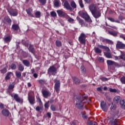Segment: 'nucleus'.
<instances>
[{
	"instance_id": "21",
	"label": "nucleus",
	"mask_w": 125,
	"mask_h": 125,
	"mask_svg": "<svg viewBox=\"0 0 125 125\" xmlns=\"http://www.w3.org/2000/svg\"><path fill=\"white\" fill-rule=\"evenodd\" d=\"M110 106H111L110 108V111H115V110H116V108H117L116 105L113 103H112V104H108V106L109 107Z\"/></svg>"
},
{
	"instance_id": "45",
	"label": "nucleus",
	"mask_w": 125,
	"mask_h": 125,
	"mask_svg": "<svg viewBox=\"0 0 125 125\" xmlns=\"http://www.w3.org/2000/svg\"><path fill=\"white\" fill-rule=\"evenodd\" d=\"M50 109L51 111H53V112H55V111H56V107H55L54 105H51L50 106Z\"/></svg>"
},
{
	"instance_id": "4",
	"label": "nucleus",
	"mask_w": 125,
	"mask_h": 125,
	"mask_svg": "<svg viewBox=\"0 0 125 125\" xmlns=\"http://www.w3.org/2000/svg\"><path fill=\"white\" fill-rule=\"evenodd\" d=\"M55 85H54V89L57 93H59L60 91V81L58 80L57 79L54 80Z\"/></svg>"
},
{
	"instance_id": "51",
	"label": "nucleus",
	"mask_w": 125,
	"mask_h": 125,
	"mask_svg": "<svg viewBox=\"0 0 125 125\" xmlns=\"http://www.w3.org/2000/svg\"><path fill=\"white\" fill-rule=\"evenodd\" d=\"M7 67H5L3 68V69H2L0 70V72L2 74H5L6 72H7Z\"/></svg>"
},
{
	"instance_id": "61",
	"label": "nucleus",
	"mask_w": 125,
	"mask_h": 125,
	"mask_svg": "<svg viewBox=\"0 0 125 125\" xmlns=\"http://www.w3.org/2000/svg\"><path fill=\"white\" fill-rule=\"evenodd\" d=\"M120 38H121V39H123L124 41H125V35L124 34H121L120 35Z\"/></svg>"
},
{
	"instance_id": "56",
	"label": "nucleus",
	"mask_w": 125,
	"mask_h": 125,
	"mask_svg": "<svg viewBox=\"0 0 125 125\" xmlns=\"http://www.w3.org/2000/svg\"><path fill=\"white\" fill-rule=\"evenodd\" d=\"M113 65H114V66L117 67V68H120V67H122V65L121 64H119V63L115 62Z\"/></svg>"
},
{
	"instance_id": "50",
	"label": "nucleus",
	"mask_w": 125,
	"mask_h": 125,
	"mask_svg": "<svg viewBox=\"0 0 125 125\" xmlns=\"http://www.w3.org/2000/svg\"><path fill=\"white\" fill-rule=\"evenodd\" d=\"M100 80H101L102 82H107V81H109V79L106 77H102L100 78Z\"/></svg>"
},
{
	"instance_id": "15",
	"label": "nucleus",
	"mask_w": 125,
	"mask_h": 125,
	"mask_svg": "<svg viewBox=\"0 0 125 125\" xmlns=\"http://www.w3.org/2000/svg\"><path fill=\"white\" fill-rule=\"evenodd\" d=\"M3 23H5V22H7L8 24L9 25H11V22H12V21L9 18L8 16L5 17L4 18V20L3 21Z\"/></svg>"
},
{
	"instance_id": "23",
	"label": "nucleus",
	"mask_w": 125,
	"mask_h": 125,
	"mask_svg": "<svg viewBox=\"0 0 125 125\" xmlns=\"http://www.w3.org/2000/svg\"><path fill=\"white\" fill-rule=\"evenodd\" d=\"M98 47H100V48H102L103 49H105L106 51H110V48L108 47L107 46H105L104 45L99 44L98 45Z\"/></svg>"
},
{
	"instance_id": "47",
	"label": "nucleus",
	"mask_w": 125,
	"mask_h": 125,
	"mask_svg": "<svg viewBox=\"0 0 125 125\" xmlns=\"http://www.w3.org/2000/svg\"><path fill=\"white\" fill-rule=\"evenodd\" d=\"M98 60L99 61V62H103L104 61V58L102 57H99L98 58Z\"/></svg>"
},
{
	"instance_id": "17",
	"label": "nucleus",
	"mask_w": 125,
	"mask_h": 125,
	"mask_svg": "<svg viewBox=\"0 0 125 125\" xmlns=\"http://www.w3.org/2000/svg\"><path fill=\"white\" fill-rule=\"evenodd\" d=\"M12 30H13L14 32H17V31H19V30H20L19 25L16 24H14L12 25Z\"/></svg>"
},
{
	"instance_id": "35",
	"label": "nucleus",
	"mask_w": 125,
	"mask_h": 125,
	"mask_svg": "<svg viewBox=\"0 0 125 125\" xmlns=\"http://www.w3.org/2000/svg\"><path fill=\"white\" fill-rule=\"evenodd\" d=\"M28 49L31 53H35V48H34V47H33V45H30Z\"/></svg>"
},
{
	"instance_id": "20",
	"label": "nucleus",
	"mask_w": 125,
	"mask_h": 125,
	"mask_svg": "<svg viewBox=\"0 0 125 125\" xmlns=\"http://www.w3.org/2000/svg\"><path fill=\"white\" fill-rule=\"evenodd\" d=\"M110 122L111 124V125H119V122L116 119H114V118H110Z\"/></svg>"
},
{
	"instance_id": "62",
	"label": "nucleus",
	"mask_w": 125,
	"mask_h": 125,
	"mask_svg": "<svg viewBox=\"0 0 125 125\" xmlns=\"http://www.w3.org/2000/svg\"><path fill=\"white\" fill-rule=\"evenodd\" d=\"M108 20H109V21H111V22H115V19L112 18H108Z\"/></svg>"
},
{
	"instance_id": "38",
	"label": "nucleus",
	"mask_w": 125,
	"mask_h": 125,
	"mask_svg": "<svg viewBox=\"0 0 125 125\" xmlns=\"http://www.w3.org/2000/svg\"><path fill=\"white\" fill-rule=\"evenodd\" d=\"M73 80L74 83H76V84H78L80 83V80H79L76 77H73Z\"/></svg>"
},
{
	"instance_id": "64",
	"label": "nucleus",
	"mask_w": 125,
	"mask_h": 125,
	"mask_svg": "<svg viewBox=\"0 0 125 125\" xmlns=\"http://www.w3.org/2000/svg\"><path fill=\"white\" fill-rule=\"evenodd\" d=\"M87 124L88 125H93V122L92 121H89L87 122Z\"/></svg>"
},
{
	"instance_id": "43",
	"label": "nucleus",
	"mask_w": 125,
	"mask_h": 125,
	"mask_svg": "<svg viewBox=\"0 0 125 125\" xmlns=\"http://www.w3.org/2000/svg\"><path fill=\"white\" fill-rule=\"evenodd\" d=\"M120 82L123 84H125V76H123L121 78Z\"/></svg>"
},
{
	"instance_id": "46",
	"label": "nucleus",
	"mask_w": 125,
	"mask_h": 125,
	"mask_svg": "<svg viewBox=\"0 0 125 125\" xmlns=\"http://www.w3.org/2000/svg\"><path fill=\"white\" fill-rule=\"evenodd\" d=\"M95 52L96 53H101V52H102V51L100 49H99V48H95Z\"/></svg>"
},
{
	"instance_id": "13",
	"label": "nucleus",
	"mask_w": 125,
	"mask_h": 125,
	"mask_svg": "<svg viewBox=\"0 0 125 125\" xmlns=\"http://www.w3.org/2000/svg\"><path fill=\"white\" fill-rule=\"evenodd\" d=\"M92 14L96 19L99 18L101 16V13H100V11H97V10L95 11Z\"/></svg>"
},
{
	"instance_id": "28",
	"label": "nucleus",
	"mask_w": 125,
	"mask_h": 125,
	"mask_svg": "<svg viewBox=\"0 0 125 125\" xmlns=\"http://www.w3.org/2000/svg\"><path fill=\"white\" fill-rule=\"evenodd\" d=\"M70 5L72 8H73V9L77 8V4H76V2L74 0H72L70 2Z\"/></svg>"
},
{
	"instance_id": "42",
	"label": "nucleus",
	"mask_w": 125,
	"mask_h": 125,
	"mask_svg": "<svg viewBox=\"0 0 125 125\" xmlns=\"http://www.w3.org/2000/svg\"><path fill=\"white\" fill-rule=\"evenodd\" d=\"M10 68L12 70H15L16 68H17V65L14 63H12L10 65Z\"/></svg>"
},
{
	"instance_id": "9",
	"label": "nucleus",
	"mask_w": 125,
	"mask_h": 125,
	"mask_svg": "<svg viewBox=\"0 0 125 125\" xmlns=\"http://www.w3.org/2000/svg\"><path fill=\"white\" fill-rule=\"evenodd\" d=\"M42 94L44 98H47V97H49L51 95V93L49 91L43 90L42 91Z\"/></svg>"
},
{
	"instance_id": "1",
	"label": "nucleus",
	"mask_w": 125,
	"mask_h": 125,
	"mask_svg": "<svg viewBox=\"0 0 125 125\" xmlns=\"http://www.w3.org/2000/svg\"><path fill=\"white\" fill-rule=\"evenodd\" d=\"M86 96L83 95V96H79L77 97L76 99L74 100V104L75 107L78 109H83V103H85L86 101Z\"/></svg>"
},
{
	"instance_id": "24",
	"label": "nucleus",
	"mask_w": 125,
	"mask_h": 125,
	"mask_svg": "<svg viewBox=\"0 0 125 125\" xmlns=\"http://www.w3.org/2000/svg\"><path fill=\"white\" fill-rule=\"evenodd\" d=\"M2 114L3 116H5V117H8V116H9V111L6 109H3L2 111Z\"/></svg>"
},
{
	"instance_id": "33",
	"label": "nucleus",
	"mask_w": 125,
	"mask_h": 125,
	"mask_svg": "<svg viewBox=\"0 0 125 125\" xmlns=\"http://www.w3.org/2000/svg\"><path fill=\"white\" fill-rule=\"evenodd\" d=\"M18 70L20 72H23L24 71V66L22 64H20L18 66Z\"/></svg>"
},
{
	"instance_id": "49",
	"label": "nucleus",
	"mask_w": 125,
	"mask_h": 125,
	"mask_svg": "<svg viewBox=\"0 0 125 125\" xmlns=\"http://www.w3.org/2000/svg\"><path fill=\"white\" fill-rule=\"evenodd\" d=\"M81 115L83 119H86L87 118V116H86V114H85V113L84 112H82Z\"/></svg>"
},
{
	"instance_id": "8",
	"label": "nucleus",
	"mask_w": 125,
	"mask_h": 125,
	"mask_svg": "<svg viewBox=\"0 0 125 125\" xmlns=\"http://www.w3.org/2000/svg\"><path fill=\"white\" fill-rule=\"evenodd\" d=\"M116 46V48H119V49H124L125 48V44L123 43L122 42L117 41Z\"/></svg>"
},
{
	"instance_id": "60",
	"label": "nucleus",
	"mask_w": 125,
	"mask_h": 125,
	"mask_svg": "<svg viewBox=\"0 0 125 125\" xmlns=\"http://www.w3.org/2000/svg\"><path fill=\"white\" fill-rule=\"evenodd\" d=\"M44 107L46 109H48V107H49V103L47 102L44 104Z\"/></svg>"
},
{
	"instance_id": "12",
	"label": "nucleus",
	"mask_w": 125,
	"mask_h": 125,
	"mask_svg": "<svg viewBox=\"0 0 125 125\" xmlns=\"http://www.w3.org/2000/svg\"><path fill=\"white\" fill-rule=\"evenodd\" d=\"M63 6L64 8H66L67 10H70V11H72L73 10V8L71 6H70V4H69V2H68V1H65L64 3Z\"/></svg>"
},
{
	"instance_id": "3",
	"label": "nucleus",
	"mask_w": 125,
	"mask_h": 125,
	"mask_svg": "<svg viewBox=\"0 0 125 125\" xmlns=\"http://www.w3.org/2000/svg\"><path fill=\"white\" fill-rule=\"evenodd\" d=\"M85 39H86V35L84 33H82L78 38V41L81 44L85 45V42H86Z\"/></svg>"
},
{
	"instance_id": "57",
	"label": "nucleus",
	"mask_w": 125,
	"mask_h": 125,
	"mask_svg": "<svg viewBox=\"0 0 125 125\" xmlns=\"http://www.w3.org/2000/svg\"><path fill=\"white\" fill-rule=\"evenodd\" d=\"M106 39L103 38V37H100V40L101 41L103 42H106Z\"/></svg>"
},
{
	"instance_id": "44",
	"label": "nucleus",
	"mask_w": 125,
	"mask_h": 125,
	"mask_svg": "<svg viewBox=\"0 0 125 125\" xmlns=\"http://www.w3.org/2000/svg\"><path fill=\"white\" fill-rule=\"evenodd\" d=\"M35 16L36 18H40L41 17V12L37 11L35 12Z\"/></svg>"
},
{
	"instance_id": "53",
	"label": "nucleus",
	"mask_w": 125,
	"mask_h": 125,
	"mask_svg": "<svg viewBox=\"0 0 125 125\" xmlns=\"http://www.w3.org/2000/svg\"><path fill=\"white\" fill-rule=\"evenodd\" d=\"M105 42L109 43V44H113V42L109 39H106Z\"/></svg>"
},
{
	"instance_id": "34",
	"label": "nucleus",
	"mask_w": 125,
	"mask_h": 125,
	"mask_svg": "<svg viewBox=\"0 0 125 125\" xmlns=\"http://www.w3.org/2000/svg\"><path fill=\"white\" fill-rule=\"evenodd\" d=\"M54 4L55 7H58L60 4V0H55Z\"/></svg>"
},
{
	"instance_id": "22",
	"label": "nucleus",
	"mask_w": 125,
	"mask_h": 125,
	"mask_svg": "<svg viewBox=\"0 0 125 125\" xmlns=\"http://www.w3.org/2000/svg\"><path fill=\"white\" fill-rule=\"evenodd\" d=\"M108 34L111 36H113V37H117L118 36V34H119V32L117 31H108Z\"/></svg>"
},
{
	"instance_id": "40",
	"label": "nucleus",
	"mask_w": 125,
	"mask_h": 125,
	"mask_svg": "<svg viewBox=\"0 0 125 125\" xmlns=\"http://www.w3.org/2000/svg\"><path fill=\"white\" fill-rule=\"evenodd\" d=\"M114 61L111 60H107L106 62L107 65H108L109 66H112V65H114Z\"/></svg>"
},
{
	"instance_id": "48",
	"label": "nucleus",
	"mask_w": 125,
	"mask_h": 125,
	"mask_svg": "<svg viewBox=\"0 0 125 125\" xmlns=\"http://www.w3.org/2000/svg\"><path fill=\"white\" fill-rule=\"evenodd\" d=\"M79 3L80 5V7L83 8V7H84V5H83V0H79Z\"/></svg>"
},
{
	"instance_id": "54",
	"label": "nucleus",
	"mask_w": 125,
	"mask_h": 125,
	"mask_svg": "<svg viewBox=\"0 0 125 125\" xmlns=\"http://www.w3.org/2000/svg\"><path fill=\"white\" fill-rule=\"evenodd\" d=\"M109 91H110V92L116 93V92H118V90L116 89H113L112 88H109Z\"/></svg>"
},
{
	"instance_id": "36",
	"label": "nucleus",
	"mask_w": 125,
	"mask_h": 125,
	"mask_svg": "<svg viewBox=\"0 0 125 125\" xmlns=\"http://www.w3.org/2000/svg\"><path fill=\"white\" fill-rule=\"evenodd\" d=\"M121 99V97L119 96H116L114 98V101L115 102V103H118L120 100Z\"/></svg>"
},
{
	"instance_id": "39",
	"label": "nucleus",
	"mask_w": 125,
	"mask_h": 125,
	"mask_svg": "<svg viewBox=\"0 0 125 125\" xmlns=\"http://www.w3.org/2000/svg\"><path fill=\"white\" fill-rule=\"evenodd\" d=\"M15 86V84L14 82H13L11 84H10L8 86V89L10 90L13 89Z\"/></svg>"
},
{
	"instance_id": "37",
	"label": "nucleus",
	"mask_w": 125,
	"mask_h": 125,
	"mask_svg": "<svg viewBox=\"0 0 125 125\" xmlns=\"http://www.w3.org/2000/svg\"><path fill=\"white\" fill-rule=\"evenodd\" d=\"M56 45L58 47H60L62 46V43L60 41L57 40L56 41Z\"/></svg>"
},
{
	"instance_id": "26",
	"label": "nucleus",
	"mask_w": 125,
	"mask_h": 125,
	"mask_svg": "<svg viewBox=\"0 0 125 125\" xmlns=\"http://www.w3.org/2000/svg\"><path fill=\"white\" fill-rule=\"evenodd\" d=\"M11 75H12V72H8L5 77V81H8V80H9V79H10V78H11Z\"/></svg>"
},
{
	"instance_id": "32",
	"label": "nucleus",
	"mask_w": 125,
	"mask_h": 125,
	"mask_svg": "<svg viewBox=\"0 0 125 125\" xmlns=\"http://www.w3.org/2000/svg\"><path fill=\"white\" fill-rule=\"evenodd\" d=\"M125 101L124 100H121L120 101V105L122 109L125 110Z\"/></svg>"
},
{
	"instance_id": "30",
	"label": "nucleus",
	"mask_w": 125,
	"mask_h": 125,
	"mask_svg": "<svg viewBox=\"0 0 125 125\" xmlns=\"http://www.w3.org/2000/svg\"><path fill=\"white\" fill-rule=\"evenodd\" d=\"M26 11L27 13V14H28L29 16H31V17H34V16L33 15V14H32V9L29 8V9H27L26 10Z\"/></svg>"
},
{
	"instance_id": "63",
	"label": "nucleus",
	"mask_w": 125,
	"mask_h": 125,
	"mask_svg": "<svg viewBox=\"0 0 125 125\" xmlns=\"http://www.w3.org/2000/svg\"><path fill=\"white\" fill-rule=\"evenodd\" d=\"M22 54H23V57H27L28 55V54L24 51H22Z\"/></svg>"
},
{
	"instance_id": "18",
	"label": "nucleus",
	"mask_w": 125,
	"mask_h": 125,
	"mask_svg": "<svg viewBox=\"0 0 125 125\" xmlns=\"http://www.w3.org/2000/svg\"><path fill=\"white\" fill-rule=\"evenodd\" d=\"M77 20L80 25H81L82 27H87V25H85V23H84V21H83V20H82L80 18H77Z\"/></svg>"
},
{
	"instance_id": "41",
	"label": "nucleus",
	"mask_w": 125,
	"mask_h": 125,
	"mask_svg": "<svg viewBox=\"0 0 125 125\" xmlns=\"http://www.w3.org/2000/svg\"><path fill=\"white\" fill-rule=\"evenodd\" d=\"M15 75L17 78H18L19 79L20 78H21V76H22V74H21V72L19 71H16L15 72Z\"/></svg>"
},
{
	"instance_id": "11",
	"label": "nucleus",
	"mask_w": 125,
	"mask_h": 125,
	"mask_svg": "<svg viewBox=\"0 0 125 125\" xmlns=\"http://www.w3.org/2000/svg\"><path fill=\"white\" fill-rule=\"evenodd\" d=\"M57 13L60 17H65V16H67V14L62 10H57Z\"/></svg>"
},
{
	"instance_id": "2",
	"label": "nucleus",
	"mask_w": 125,
	"mask_h": 125,
	"mask_svg": "<svg viewBox=\"0 0 125 125\" xmlns=\"http://www.w3.org/2000/svg\"><path fill=\"white\" fill-rule=\"evenodd\" d=\"M79 15L80 16L83 18V19H84L85 21H86L87 22H91V19H90V17H89V15L86 13V12H79Z\"/></svg>"
},
{
	"instance_id": "25",
	"label": "nucleus",
	"mask_w": 125,
	"mask_h": 125,
	"mask_svg": "<svg viewBox=\"0 0 125 125\" xmlns=\"http://www.w3.org/2000/svg\"><path fill=\"white\" fill-rule=\"evenodd\" d=\"M22 63L26 67H30V62L27 60H24L22 61Z\"/></svg>"
},
{
	"instance_id": "29",
	"label": "nucleus",
	"mask_w": 125,
	"mask_h": 125,
	"mask_svg": "<svg viewBox=\"0 0 125 125\" xmlns=\"http://www.w3.org/2000/svg\"><path fill=\"white\" fill-rule=\"evenodd\" d=\"M104 55H105V57H106V58H108V59L113 58L112 55L109 52H104Z\"/></svg>"
},
{
	"instance_id": "59",
	"label": "nucleus",
	"mask_w": 125,
	"mask_h": 125,
	"mask_svg": "<svg viewBox=\"0 0 125 125\" xmlns=\"http://www.w3.org/2000/svg\"><path fill=\"white\" fill-rule=\"evenodd\" d=\"M39 83L41 84H43L44 83H45V81H44V80H39Z\"/></svg>"
},
{
	"instance_id": "16",
	"label": "nucleus",
	"mask_w": 125,
	"mask_h": 125,
	"mask_svg": "<svg viewBox=\"0 0 125 125\" xmlns=\"http://www.w3.org/2000/svg\"><path fill=\"white\" fill-rule=\"evenodd\" d=\"M89 9L90 11H91V13L93 14V12H95V11H97L96 6L95 5L92 4L89 6Z\"/></svg>"
},
{
	"instance_id": "5",
	"label": "nucleus",
	"mask_w": 125,
	"mask_h": 125,
	"mask_svg": "<svg viewBox=\"0 0 125 125\" xmlns=\"http://www.w3.org/2000/svg\"><path fill=\"white\" fill-rule=\"evenodd\" d=\"M8 12L10 16L15 17L18 15V10L16 9H8Z\"/></svg>"
},
{
	"instance_id": "58",
	"label": "nucleus",
	"mask_w": 125,
	"mask_h": 125,
	"mask_svg": "<svg viewBox=\"0 0 125 125\" xmlns=\"http://www.w3.org/2000/svg\"><path fill=\"white\" fill-rule=\"evenodd\" d=\"M67 21L69 22V23H74V19L72 18H69Z\"/></svg>"
},
{
	"instance_id": "7",
	"label": "nucleus",
	"mask_w": 125,
	"mask_h": 125,
	"mask_svg": "<svg viewBox=\"0 0 125 125\" xmlns=\"http://www.w3.org/2000/svg\"><path fill=\"white\" fill-rule=\"evenodd\" d=\"M11 97H14V99L16 101V102H18L19 103H22L23 99L20 98L19 96L17 94H15L14 95L11 94Z\"/></svg>"
},
{
	"instance_id": "6",
	"label": "nucleus",
	"mask_w": 125,
	"mask_h": 125,
	"mask_svg": "<svg viewBox=\"0 0 125 125\" xmlns=\"http://www.w3.org/2000/svg\"><path fill=\"white\" fill-rule=\"evenodd\" d=\"M56 68L54 66H52L50 67V68L48 69V74L49 75H52L53 76H55L56 75Z\"/></svg>"
},
{
	"instance_id": "27",
	"label": "nucleus",
	"mask_w": 125,
	"mask_h": 125,
	"mask_svg": "<svg viewBox=\"0 0 125 125\" xmlns=\"http://www.w3.org/2000/svg\"><path fill=\"white\" fill-rule=\"evenodd\" d=\"M121 52V55L119 56L120 58V59L124 60L125 61V53L123 52L122 51H120Z\"/></svg>"
},
{
	"instance_id": "52",
	"label": "nucleus",
	"mask_w": 125,
	"mask_h": 125,
	"mask_svg": "<svg viewBox=\"0 0 125 125\" xmlns=\"http://www.w3.org/2000/svg\"><path fill=\"white\" fill-rule=\"evenodd\" d=\"M39 2L42 5H44V4H45V3H46V0H39Z\"/></svg>"
},
{
	"instance_id": "19",
	"label": "nucleus",
	"mask_w": 125,
	"mask_h": 125,
	"mask_svg": "<svg viewBox=\"0 0 125 125\" xmlns=\"http://www.w3.org/2000/svg\"><path fill=\"white\" fill-rule=\"evenodd\" d=\"M3 40L5 43H9V42H10V41H11V37L10 36L4 37Z\"/></svg>"
},
{
	"instance_id": "10",
	"label": "nucleus",
	"mask_w": 125,
	"mask_h": 125,
	"mask_svg": "<svg viewBox=\"0 0 125 125\" xmlns=\"http://www.w3.org/2000/svg\"><path fill=\"white\" fill-rule=\"evenodd\" d=\"M101 107L104 112H107L108 111V107L106 106V103L104 101L101 103Z\"/></svg>"
},
{
	"instance_id": "55",
	"label": "nucleus",
	"mask_w": 125,
	"mask_h": 125,
	"mask_svg": "<svg viewBox=\"0 0 125 125\" xmlns=\"http://www.w3.org/2000/svg\"><path fill=\"white\" fill-rule=\"evenodd\" d=\"M50 14H51V16H52V17H55L57 16V14L54 11L51 12Z\"/></svg>"
},
{
	"instance_id": "14",
	"label": "nucleus",
	"mask_w": 125,
	"mask_h": 125,
	"mask_svg": "<svg viewBox=\"0 0 125 125\" xmlns=\"http://www.w3.org/2000/svg\"><path fill=\"white\" fill-rule=\"evenodd\" d=\"M28 101L31 105L35 104V97L28 95Z\"/></svg>"
},
{
	"instance_id": "31",
	"label": "nucleus",
	"mask_w": 125,
	"mask_h": 125,
	"mask_svg": "<svg viewBox=\"0 0 125 125\" xmlns=\"http://www.w3.org/2000/svg\"><path fill=\"white\" fill-rule=\"evenodd\" d=\"M81 70L82 73L83 75H85V73L86 72V69H85V67L83 66V65H81Z\"/></svg>"
}]
</instances>
